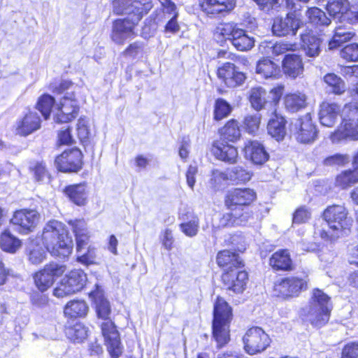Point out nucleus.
Segmentation results:
<instances>
[{
    "instance_id": "1",
    "label": "nucleus",
    "mask_w": 358,
    "mask_h": 358,
    "mask_svg": "<svg viewBox=\"0 0 358 358\" xmlns=\"http://www.w3.org/2000/svg\"><path fill=\"white\" fill-rule=\"evenodd\" d=\"M90 296L94 301L98 317L104 320L101 324V329L108 351L111 358H118L122 353L123 346L116 326L109 319L111 312L110 303L97 285Z\"/></svg>"
},
{
    "instance_id": "2",
    "label": "nucleus",
    "mask_w": 358,
    "mask_h": 358,
    "mask_svg": "<svg viewBox=\"0 0 358 358\" xmlns=\"http://www.w3.org/2000/svg\"><path fill=\"white\" fill-rule=\"evenodd\" d=\"M348 210L342 205L328 206L323 213V221L315 225V234L324 241H334L348 235L352 220L348 217Z\"/></svg>"
},
{
    "instance_id": "3",
    "label": "nucleus",
    "mask_w": 358,
    "mask_h": 358,
    "mask_svg": "<svg viewBox=\"0 0 358 358\" xmlns=\"http://www.w3.org/2000/svg\"><path fill=\"white\" fill-rule=\"evenodd\" d=\"M42 240L47 250L52 256L64 259L72 252V238L65 225L57 220H51L46 224Z\"/></svg>"
},
{
    "instance_id": "4",
    "label": "nucleus",
    "mask_w": 358,
    "mask_h": 358,
    "mask_svg": "<svg viewBox=\"0 0 358 358\" xmlns=\"http://www.w3.org/2000/svg\"><path fill=\"white\" fill-rule=\"evenodd\" d=\"M331 310L330 298L323 291L315 289L313 292L308 306L303 310L305 320L313 326L320 327L328 322Z\"/></svg>"
},
{
    "instance_id": "5",
    "label": "nucleus",
    "mask_w": 358,
    "mask_h": 358,
    "mask_svg": "<svg viewBox=\"0 0 358 358\" xmlns=\"http://www.w3.org/2000/svg\"><path fill=\"white\" fill-rule=\"evenodd\" d=\"M287 8L290 10L285 17H276L272 25V32L277 36H295L303 27V22L298 12L300 6L294 0H284Z\"/></svg>"
},
{
    "instance_id": "6",
    "label": "nucleus",
    "mask_w": 358,
    "mask_h": 358,
    "mask_svg": "<svg viewBox=\"0 0 358 358\" xmlns=\"http://www.w3.org/2000/svg\"><path fill=\"white\" fill-rule=\"evenodd\" d=\"M341 115L343 127L331 134V141L338 143L348 138L358 140V107L346 104Z\"/></svg>"
},
{
    "instance_id": "7",
    "label": "nucleus",
    "mask_w": 358,
    "mask_h": 358,
    "mask_svg": "<svg viewBox=\"0 0 358 358\" xmlns=\"http://www.w3.org/2000/svg\"><path fill=\"white\" fill-rule=\"evenodd\" d=\"M87 281V275L81 269H74L66 274L53 292L55 296L62 298L80 291Z\"/></svg>"
},
{
    "instance_id": "8",
    "label": "nucleus",
    "mask_w": 358,
    "mask_h": 358,
    "mask_svg": "<svg viewBox=\"0 0 358 358\" xmlns=\"http://www.w3.org/2000/svg\"><path fill=\"white\" fill-rule=\"evenodd\" d=\"M245 351L251 355L264 352L270 345L269 336L260 327L248 329L243 337Z\"/></svg>"
},
{
    "instance_id": "9",
    "label": "nucleus",
    "mask_w": 358,
    "mask_h": 358,
    "mask_svg": "<svg viewBox=\"0 0 358 358\" xmlns=\"http://www.w3.org/2000/svg\"><path fill=\"white\" fill-rule=\"evenodd\" d=\"M290 130L296 140L301 143H311L317 136V130L309 113L292 123Z\"/></svg>"
},
{
    "instance_id": "10",
    "label": "nucleus",
    "mask_w": 358,
    "mask_h": 358,
    "mask_svg": "<svg viewBox=\"0 0 358 358\" xmlns=\"http://www.w3.org/2000/svg\"><path fill=\"white\" fill-rule=\"evenodd\" d=\"M308 282V275L305 273L287 277L275 284V290L284 298L297 296L307 289Z\"/></svg>"
},
{
    "instance_id": "11",
    "label": "nucleus",
    "mask_w": 358,
    "mask_h": 358,
    "mask_svg": "<svg viewBox=\"0 0 358 358\" xmlns=\"http://www.w3.org/2000/svg\"><path fill=\"white\" fill-rule=\"evenodd\" d=\"M113 8L117 15H127V17L140 21L150 8V4L139 0H113Z\"/></svg>"
},
{
    "instance_id": "12",
    "label": "nucleus",
    "mask_w": 358,
    "mask_h": 358,
    "mask_svg": "<svg viewBox=\"0 0 358 358\" xmlns=\"http://www.w3.org/2000/svg\"><path fill=\"white\" fill-rule=\"evenodd\" d=\"M66 267L64 265L57 263L51 262L46 264L43 269L34 274V283L41 292H45L64 273Z\"/></svg>"
},
{
    "instance_id": "13",
    "label": "nucleus",
    "mask_w": 358,
    "mask_h": 358,
    "mask_svg": "<svg viewBox=\"0 0 358 358\" xmlns=\"http://www.w3.org/2000/svg\"><path fill=\"white\" fill-rule=\"evenodd\" d=\"M78 101L73 94L66 93L60 101V106L54 115V120L57 123H66L75 119L79 112Z\"/></svg>"
},
{
    "instance_id": "14",
    "label": "nucleus",
    "mask_w": 358,
    "mask_h": 358,
    "mask_svg": "<svg viewBox=\"0 0 358 358\" xmlns=\"http://www.w3.org/2000/svg\"><path fill=\"white\" fill-rule=\"evenodd\" d=\"M81 151L73 148L64 151L55 159V164L62 172H78L82 167Z\"/></svg>"
},
{
    "instance_id": "15",
    "label": "nucleus",
    "mask_w": 358,
    "mask_h": 358,
    "mask_svg": "<svg viewBox=\"0 0 358 358\" xmlns=\"http://www.w3.org/2000/svg\"><path fill=\"white\" fill-rule=\"evenodd\" d=\"M39 214L34 210L22 209L15 212L10 222L20 233L27 234L36 227Z\"/></svg>"
},
{
    "instance_id": "16",
    "label": "nucleus",
    "mask_w": 358,
    "mask_h": 358,
    "mask_svg": "<svg viewBox=\"0 0 358 358\" xmlns=\"http://www.w3.org/2000/svg\"><path fill=\"white\" fill-rule=\"evenodd\" d=\"M138 22L130 17L116 20L113 24L112 40L115 43L122 44L126 40L134 37V27Z\"/></svg>"
},
{
    "instance_id": "17",
    "label": "nucleus",
    "mask_w": 358,
    "mask_h": 358,
    "mask_svg": "<svg viewBox=\"0 0 358 358\" xmlns=\"http://www.w3.org/2000/svg\"><path fill=\"white\" fill-rule=\"evenodd\" d=\"M255 197V192L250 188H234L227 192L224 203L227 208H232L234 206L246 208Z\"/></svg>"
},
{
    "instance_id": "18",
    "label": "nucleus",
    "mask_w": 358,
    "mask_h": 358,
    "mask_svg": "<svg viewBox=\"0 0 358 358\" xmlns=\"http://www.w3.org/2000/svg\"><path fill=\"white\" fill-rule=\"evenodd\" d=\"M228 209L230 212L223 214L220 218V227L245 225L252 218L251 212L245 207L234 206Z\"/></svg>"
},
{
    "instance_id": "19",
    "label": "nucleus",
    "mask_w": 358,
    "mask_h": 358,
    "mask_svg": "<svg viewBox=\"0 0 358 358\" xmlns=\"http://www.w3.org/2000/svg\"><path fill=\"white\" fill-rule=\"evenodd\" d=\"M217 76L229 87L241 85L245 80V76L238 71L234 64L227 62L217 69Z\"/></svg>"
},
{
    "instance_id": "20",
    "label": "nucleus",
    "mask_w": 358,
    "mask_h": 358,
    "mask_svg": "<svg viewBox=\"0 0 358 358\" xmlns=\"http://www.w3.org/2000/svg\"><path fill=\"white\" fill-rule=\"evenodd\" d=\"M235 268L225 271L222 276L224 284L235 293H241L245 289L248 280V273L245 271H238Z\"/></svg>"
},
{
    "instance_id": "21",
    "label": "nucleus",
    "mask_w": 358,
    "mask_h": 358,
    "mask_svg": "<svg viewBox=\"0 0 358 358\" xmlns=\"http://www.w3.org/2000/svg\"><path fill=\"white\" fill-rule=\"evenodd\" d=\"M41 120L36 112H29L16 122L15 131L20 136H28L41 128Z\"/></svg>"
},
{
    "instance_id": "22",
    "label": "nucleus",
    "mask_w": 358,
    "mask_h": 358,
    "mask_svg": "<svg viewBox=\"0 0 358 358\" xmlns=\"http://www.w3.org/2000/svg\"><path fill=\"white\" fill-rule=\"evenodd\" d=\"M200 6L207 15H217L233 10L236 0H200Z\"/></svg>"
},
{
    "instance_id": "23",
    "label": "nucleus",
    "mask_w": 358,
    "mask_h": 358,
    "mask_svg": "<svg viewBox=\"0 0 358 358\" xmlns=\"http://www.w3.org/2000/svg\"><path fill=\"white\" fill-rule=\"evenodd\" d=\"M341 106L335 103L324 101L320 105L319 119L325 127H333L341 114Z\"/></svg>"
},
{
    "instance_id": "24",
    "label": "nucleus",
    "mask_w": 358,
    "mask_h": 358,
    "mask_svg": "<svg viewBox=\"0 0 358 358\" xmlns=\"http://www.w3.org/2000/svg\"><path fill=\"white\" fill-rule=\"evenodd\" d=\"M245 157L253 164L262 165L268 161V153L264 146L257 141H249L245 146Z\"/></svg>"
},
{
    "instance_id": "25",
    "label": "nucleus",
    "mask_w": 358,
    "mask_h": 358,
    "mask_svg": "<svg viewBox=\"0 0 358 358\" xmlns=\"http://www.w3.org/2000/svg\"><path fill=\"white\" fill-rule=\"evenodd\" d=\"M212 152L217 159L229 163L236 162L238 157L236 148L224 141L214 143Z\"/></svg>"
},
{
    "instance_id": "26",
    "label": "nucleus",
    "mask_w": 358,
    "mask_h": 358,
    "mask_svg": "<svg viewBox=\"0 0 358 358\" xmlns=\"http://www.w3.org/2000/svg\"><path fill=\"white\" fill-rule=\"evenodd\" d=\"M282 69L287 76L292 78L301 75L303 65L301 57L294 53L286 55L282 61Z\"/></svg>"
},
{
    "instance_id": "27",
    "label": "nucleus",
    "mask_w": 358,
    "mask_h": 358,
    "mask_svg": "<svg viewBox=\"0 0 358 358\" xmlns=\"http://www.w3.org/2000/svg\"><path fill=\"white\" fill-rule=\"evenodd\" d=\"M301 47L306 55L310 57L319 55L320 52V39L310 30H304L301 34Z\"/></svg>"
},
{
    "instance_id": "28",
    "label": "nucleus",
    "mask_w": 358,
    "mask_h": 358,
    "mask_svg": "<svg viewBox=\"0 0 358 358\" xmlns=\"http://www.w3.org/2000/svg\"><path fill=\"white\" fill-rule=\"evenodd\" d=\"M217 263L219 266L224 268L225 271H230L243 266L242 259L238 255L228 250L218 252Z\"/></svg>"
},
{
    "instance_id": "29",
    "label": "nucleus",
    "mask_w": 358,
    "mask_h": 358,
    "mask_svg": "<svg viewBox=\"0 0 358 358\" xmlns=\"http://www.w3.org/2000/svg\"><path fill=\"white\" fill-rule=\"evenodd\" d=\"M230 322L213 321V338L217 343V347L221 348L230 341Z\"/></svg>"
},
{
    "instance_id": "30",
    "label": "nucleus",
    "mask_w": 358,
    "mask_h": 358,
    "mask_svg": "<svg viewBox=\"0 0 358 358\" xmlns=\"http://www.w3.org/2000/svg\"><path fill=\"white\" fill-rule=\"evenodd\" d=\"M231 308L223 298L218 296L214 303L213 321L231 322Z\"/></svg>"
},
{
    "instance_id": "31",
    "label": "nucleus",
    "mask_w": 358,
    "mask_h": 358,
    "mask_svg": "<svg viewBox=\"0 0 358 358\" xmlns=\"http://www.w3.org/2000/svg\"><path fill=\"white\" fill-rule=\"evenodd\" d=\"M270 265L275 270L289 271L292 269V261L287 250H280L272 255Z\"/></svg>"
},
{
    "instance_id": "32",
    "label": "nucleus",
    "mask_w": 358,
    "mask_h": 358,
    "mask_svg": "<svg viewBox=\"0 0 358 358\" xmlns=\"http://www.w3.org/2000/svg\"><path fill=\"white\" fill-rule=\"evenodd\" d=\"M256 73L264 78H277L280 76L281 71L273 62L264 59L257 64Z\"/></svg>"
},
{
    "instance_id": "33",
    "label": "nucleus",
    "mask_w": 358,
    "mask_h": 358,
    "mask_svg": "<svg viewBox=\"0 0 358 358\" xmlns=\"http://www.w3.org/2000/svg\"><path fill=\"white\" fill-rule=\"evenodd\" d=\"M231 42L234 48L240 51L249 50L255 45L254 38L250 36L245 30L241 28L236 30Z\"/></svg>"
},
{
    "instance_id": "34",
    "label": "nucleus",
    "mask_w": 358,
    "mask_h": 358,
    "mask_svg": "<svg viewBox=\"0 0 358 358\" xmlns=\"http://www.w3.org/2000/svg\"><path fill=\"white\" fill-rule=\"evenodd\" d=\"M69 199L78 206H83L87 201V192L84 184H76L66 187L64 190Z\"/></svg>"
},
{
    "instance_id": "35",
    "label": "nucleus",
    "mask_w": 358,
    "mask_h": 358,
    "mask_svg": "<svg viewBox=\"0 0 358 358\" xmlns=\"http://www.w3.org/2000/svg\"><path fill=\"white\" fill-rule=\"evenodd\" d=\"M286 121L283 117L275 115L268 123V133L278 141L284 138L286 134Z\"/></svg>"
},
{
    "instance_id": "36",
    "label": "nucleus",
    "mask_w": 358,
    "mask_h": 358,
    "mask_svg": "<svg viewBox=\"0 0 358 358\" xmlns=\"http://www.w3.org/2000/svg\"><path fill=\"white\" fill-rule=\"evenodd\" d=\"M307 97L301 92L291 93L285 97V106L287 110L295 113L306 106Z\"/></svg>"
},
{
    "instance_id": "37",
    "label": "nucleus",
    "mask_w": 358,
    "mask_h": 358,
    "mask_svg": "<svg viewBox=\"0 0 358 358\" xmlns=\"http://www.w3.org/2000/svg\"><path fill=\"white\" fill-rule=\"evenodd\" d=\"M358 182V166L341 172L336 178V185L342 189L348 188Z\"/></svg>"
},
{
    "instance_id": "38",
    "label": "nucleus",
    "mask_w": 358,
    "mask_h": 358,
    "mask_svg": "<svg viewBox=\"0 0 358 358\" xmlns=\"http://www.w3.org/2000/svg\"><path fill=\"white\" fill-rule=\"evenodd\" d=\"M88 311L87 303L83 300H73L66 303L64 308V314L69 317H85Z\"/></svg>"
},
{
    "instance_id": "39",
    "label": "nucleus",
    "mask_w": 358,
    "mask_h": 358,
    "mask_svg": "<svg viewBox=\"0 0 358 358\" xmlns=\"http://www.w3.org/2000/svg\"><path fill=\"white\" fill-rule=\"evenodd\" d=\"M26 254L29 262L33 265H38L46 259V252L39 244L31 243L28 245Z\"/></svg>"
},
{
    "instance_id": "40",
    "label": "nucleus",
    "mask_w": 358,
    "mask_h": 358,
    "mask_svg": "<svg viewBox=\"0 0 358 358\" xmlns=\"http://www.w3.org/2000/svg\"><path fill=\"white\" fill-rule=\"evenodd\" d=\"M222 138L220 141L235 142L241 137L238 123L235 120H229L220 131Z\"/></svg>"
},
{
    "instance_id": "41",
    "label": "nucleus",
    "mask_w": 358,
    "mask_h": 358,
    "mask_svg": "<svg viewBox=\"0 0 358 358\" xmlns=\"http://www.w3.org/2000/svg\"><path fill=\"white\" fill-rule=\"evenodd\" d=\"M355 34L346 28L338 27L334 30V34L329 42V49L334 50L340 47L343 43L350 41Z\"/></svg>"
},
{
    "instance_id": "42",
    "label": "nucleus",
    "mask_w": 358,
    "mask_h": 358,
    "mask_svg": "<svg viewBox=\"0 0 358 358\" xmlns=\"http://www.w3.org/2000/svg\"><path fill=\"white\" fill-rule=\"evenodd\" d=\"M185 218L182 217V222L180 224V230L189 237L195 236L199 231V220L197 216L194 214H188Z\"/></svg>"
},
{
    "instance_id": "43",
    "label": "nucleus",
    "mask_w": 358,
    "mask_h": 358,
    "mask_svg": "<svg viewBox=\"0 0 358 358\" xmlns=\"http://www.w3.org/2000/svg\"><path fill=\"white\" fill-rule=\"evenodd\" d=\"M266 92L262 87H254L250 91L249 100L252 107L256 110L262 109L266 103Z\"/></svg>"
},
{
    "instance_id": "44",
    "label": "nucleus",
    "mask_w": 358,
    "mask_h": 358,
    "mask_svg": "<svg viewBox=\"0 0 358 358\" xmlns=\"http://www.w3.org/2000/svg\"><path fill=\"white\" fill-rule=\"evenodd\" d=\"M324 81L329 87V91L336 94H341L346 89L345 82L334 73H328L324 77Z\"/></svg>"
},
{
    "instance_id": "45",
    "label": "nucleus",
    "mask_w": 358,
    "mask_h": 358,
    "mask_svg": "<svg viewBox=\"0 0 358 358\" xmlns=\"http://www.w3.org/2000/svg\"><path fill=\"white\" fill-rule=\"evenodd\" d=\"M0 245L3 250L15 253L20 248L21 241L10 232L6 231L1 235Z\"/></svg>"
},
{
    "instance_id": "46",
    "label": "nucleus",
    "mask_w": 358,
    "mask_h": 358,
    "mask_svg": "<svg viewBox=\"0 0 358 358\" xmlns=\"http://www.w3.org/2000/svg\"><path fill=\"white\" fill-rule=\"evenodd\" d=\"M68 338L74 343H81L87 336V329L81 323H76L66 330Z\"/></svg>"
},
{
    "instance_id": "47",
    "label": "nucleus",
    "mask_w": 358,
    "mask_h": 358,
    "mask_svg": "<svg viewBox=\"0 0 358 358\" xmlns=\"http://www.w3.org/2000/svg\"><path fill=\"white\" fill-rule=\"evenodd\" d=\"M350 8L348 0H331L327 5V10L330 15L336 17L347 13Z\"/></svg>"
},
{
    "instance_id": "48",
    "label": "nucleus",
    "mask_w": 358,
    "mask_h": 358,
    "mask_svg": "<svg viewBox=\"0 0 358 358\" xmlns=\"http://www.w3.org/2000/svg\"><path fill=\"white\" fill-rule=\"evenodd\" d=\"M232 111L231 106L224 99L220 98L215 101L214 106V119L221 120L227 117Z\"/></svg>"
},
{
    "instance_id": "49",
    "label": "nucleus",
    "mask_w": 358,
    "mask_h": 358,
    "mask_svg": "<svg viewBox=\"0 0 358 358\" xmlns=\"http://www.w3.org/2000/svg\"><path fill=\"white\" fill-rule=\"evenodd\" d=\"M310 22L317 25H329L331 20L326 16L324 12L318 8L313 7L306 11Z\"/></svg>"
},
{
    "instance_id": "50",
    "label": "nucleus",
    "mask_w": 358,
    "mask_h": 358,
    "mask_svg": "<svg viewBox=\"0 0 358 358\" xmlns=\"http://www.w3.org/2000/svg\"><path fill=\"white\" fill-rule=\"evenodd\" d=\"M54 103V97L49 94H45L38 99L36 107L45 119H48L49 117Z\"/></svg>"
},
{
    "instance_id": "51",
    "label": "nucleus",
    "mask_w": 358,
    "mask_h": 358,
    "mask_svg": "<svg viewBox=\"0 0 358 358\" xmlns=\"http://www.w3.org/2000/svg\"><path fill=\"white\" fill-rule=\"evenodd\" d=\"M252 173L243 167H234L229 172V179L232 181L238 182H246L252 177Z\"/></svg>"
},
{
    "instance_id": "52",
    "label": "nucleus",
    "mask_w": 358,
    "mask_h": 358,
    "mask_svg": "<svg viewBox=\"0 0 358 358\" xmlns=\"http://www.w3.org/2000/svg\"><path fill=\"white\" fill-rule=\"evenodd\" d=\"M296 44H292L288 43L279 42L276 43H269L266 48L268 50H271L273 55L277 56L285 53L287 51H293L296 48ZM267 54H269V50L266 51Z\"/></svg>"
},
{
    "instance_id": "53",
    "label": "nucleus",
    "mask_w": 358,
    "mask_h": 358,
    "mask_svg": "<svg viewBox=\"0 0 358 358\" xmlns=\"http://www.w3.org/2000/svg\"><path fill=\"white\" fill-rule=\"evenodd\" d=\"M260 124V115L257 113L248 115L243 120V127L249 134H255L258 131Z\"/></svg>"
},
{
    "instance_id": "54",
    "label": "nucleus",
    "mask_w": 358,
    "mask_h": 358,
    "mask_svg": "<svg viewBox=\"0 0 358 358\" xmlns=\"http://www.w3.org/2000/svg\"><path fill=\"white\" fill-rule=\"evenodd\" d=\"M238 28L237 24L234 22L222 23L217 27L216 33L221 35L224 38L231 41L233 38L234 34Z\"/></svg>"
},
{
    "instance_id": "55",
    "label": "nucleus",
    "mask_w": 358,
    "mask_h": 358,
    "mask_svg": "<svg viewBox=\"0 0 358 358\" xmlns=\"http://www.w3.org/2000/svg\"><path fill=\"white\" fill-rule=\"evenodd\" d=\"M341 57L349 62L358 61V44L352 43L346 45L341 51Z\"/></svg>"
},
{
    "instance_id": "56",
    "label": "nucleus",
    "mask_w": 358,
    "mask_h": 358,
    "mask_svg": "<svg viewBox=\"0 0 358 358\" xmlns=\"http://www.w3.org/2000/svg\"><path fill=\"white\" fill-rule=\"evenodd\" d=\"M31 170L36 181L42 182L49 181V173L43 163H36L34 166L31 168Z\"/></svg>"
},
{
    "instance_id": "57",
    "label": "nucleus",
    "mask_w": 358,
    "mask_h": 358,
    "mask_svg": "<svg viewBox=\"0 0 358 358\" xmlns=\"http://www.w3.org/2000/svg\"><path fill=\"white\" fill-rule=\"evenodd\" d=\"M228 179H229V176H228L225 173L219 170H213L210 182L214 189H218L221 187L222 182Z\"/></svg>"
},
{
    "instance_id": "58",
    "label": "nucleus",
    "mask_w": 358,
    "mask_h": 358,
    "mask_svg": "<svg viewBox=\"0 0 358 358\" xmlns=\"http://www.w3.org/2000/svg\"><path fill=\"white\" fill-rule=\"evenodd\" d=\"M311 216L310 211L304 206L300 207L296 210L293 215V222L294 224H301L307 222Z\"/></svg>"
},
{
    "instance_id": "59",
    "label": "nucleus",
    "mask_w": 358,
    "mask_h": 358,
    "mask_svg": "<svg viewBox=\"0 0 358 358\" xmlns=\"http://www.w3.org/2000/svg\"><path fill=\"white\" fill-rule=\"evenodd\" d=\"M350 162V157L347 155L336 154L327 157L324 164L327 166L344 165Z\"/></svg>"
},
{
    "instance_id": "60",
    "label": "nucleus",
    "mask_w": 358,
    "mask_h": 358,
    "mask_svg": "<svg viewBox=\"0 0 358 358\" xmlns=\"http://www.w3.org/2000/svg\"><path fill=\"white\" fill-rule=\"evenodd\" d=\"M143 51V43L141 42H134L130 44L128 48L124 50V55L132 58H136L139 55H141Z\"/></svg>"
},
{
    "instance_id": "61",
    "label": "nucleus",
    "mask_w": 358,
    "mask_h": 358,
    "mask_svg": "<svg viewBox=\"0 0 358 358\" xmlns=\"http://www.w3.org/2000/svg\"><path fill=\"white\" fill-rule=\"evenodd\" d=\"M78 136L81 141L85 140L89 136V129L87 120L85 118L80 117L77 124Z\"/></svg>"
},
{
    "instance_id": "62",
    "label": "nucleus",
    "mask_w": 358,
    "mask_h": 358,
    "mask_svg": "<svg viewBox=\"0 0 358 358\" xmlns=\"http://www.w3.org/2000/svg\"><path fill=\"white\" fill-rule=\"evenodd\" d=\"M341 358H358V343L346 345L343 349Z\"/></svg>"
},
{
    "instance_id": "63",
    "label": "nucleus",
    "mask_w": 358,
    "mask_h": 358,
    "mask_svg": "<svg viewBox=\"0 0 358 358\" xmlns=\"http://www.w3.org/2000/svg\"><path fill=\"white\" fill-rule=\"evenodd\" d=\"M163 9L164 13L167 15L166 17H171L174 14H178L176 6L171 0H159Z\"/></svg>"
},
{
    "instance_id": "64",
    "label": "nucleus",
    "mask_w": 358,
    "mask_h": 358,
    "mask_svg": "<svg viewBox=\"0 0 358 358\" xmlns=\"http://www.w3.org/2000/svg\"><path fill=\"white\" fill-rule=\"evenodd\" d=\"M197 173H198L197 166L195 165H192V164L189 166V167L186 171V173H185L186 182H187V184L189 186V187L191 188L192 189H194V185L196 182L195 177H196Z\"/></svg>"
}]
</instances>
